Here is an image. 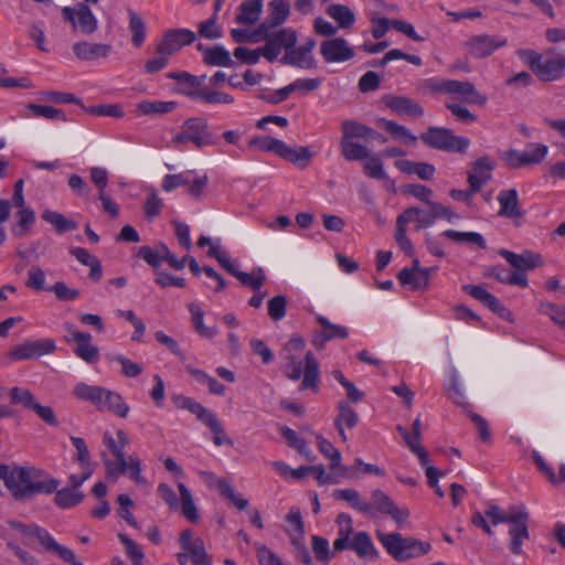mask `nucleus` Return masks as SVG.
<instances>
[{
	"label": "nucleus",
	"instance_id": "f257e3e1",
	"mask_svg": "<svg viewBox=\"0 0 565 565\" xmlns=\"http://www.w3.org/2000/svg\"><path fill=\"white\" fill-rule=\"evenodd\" d=\"M484 515L491 520L493 525L500 523L510 524L509 547L514 555H520L522 553V544L530 539L527 527L530 515L525 508L511 507L508 512H504L498 505L489 504Z\"/></svg>",
	"mask_w": 565,
	"mask_h": 565
},
{
	"label": "nucleus",
	"instance_id": "f03ea898",
	"mask_svg": "<svg viewBox=\"0 0 565 565\" xmlns=\"http://www.w3.org/2000/svg\"><path fill=\"white\" fill-rule=\"evenodd\" d=\"M9 525L18 532L23 544L33 546L35 542H39L46 552L55 554L62 561L72 565H84L76 558L71 548L57 543L45 529L36 524H24L18 521H9Z\"/></svg>",
	"mask_w": 565,
	"mask_h": 565
},
{
	"label": "nucleus",
	"instance_id": "7ed1b4c3",
	"mask_svg": "<svg viewBox=\"0 0 565 565\" xmlns=\"http://www.w3.org/2000/svg\"><path fill=\"white\" fill-rule=\"evenodd\" d=\"M73 394L78 399L92 403L100 412L108 411L120 418L128 416L129 405L120 394L108 388L78 382L73 390Z\"/></svg>",
	"mask_w": 565,
	"mask_h": 565
},
{
	"label": "nucleus",
	"instance_id": "20e7f679",
	"mask_svg": "<svg viewBox=\"0 0 565 565\" xmlns=\"http://www.w3.org/2000/svg\"><path fill=\"white\" fill-rule=\"evenodd\" d=\"M518 56L541 81L553 82L564 76L565 57L555 56L553 50L542 54L534 50L521 49Z\"/></svg>",
	"mask_w": 565,
	"mask_h": 565
},
{
	"label": "nucleus",
	"instance_id": "39448f33",
	"mask_svg": "<svg viewBox=\"0 0 565 565\" xmlns=\"http://www.w3.org/2000/svg\"><path fill=\"white\" fill-rule=\"evenodd\" d=\"M171 142L175 147H184L192 143L195 148L202 149L215 143L214 135L209 129L207 120L200 117L186 119L180 130L173 134Z\"/></svg>",
	"mask_w": 565,
	"mask_h": 565
},
{
	"label": "nucleus",
	"instance_id": "423d86ee",
	"mask_svg": "<svg viewBox=\"0 0 565 565\" xmlns=\"http://www.w3.org/2000/svg\"><path fill=\"white\" fill-rule=\"evenodd\" d=\"M255 36L266 40L262 54L270 62L275 61L282 50L287 54L288 50L296 45L298 39L297 32L291 28H275L266 31L257 29Z\"/></svg>",
	"mask_w": 565,
	"mask_h": 565
},
{
	"label": "nucleus",
	"instance_id": "0eeeda50",
	"mask_svg": "<svg viewBox=\"0 0 565 565\" xmlns=\"http://www.w3.org/2000/svg\"><path fill=\"white\" fill-rule=\"evenodd\" d=\"M420 139L430 148L448 152H465L470 145L469 139L454 135L450 129L439 127H429L420 135Z\"/></svg>",
	"mask_w": 565,
	"mask_h": 565
},
{
	"label": "nucleus",
	"instance_id": "6e6552de",
	"mask_svg": "<svg viewBox=\"0 0 565 565\" xmlns=\"http://www.w3.org/2000/svg\"><path fill=\"white\" fill-rule=\"evenodd\" d=\"M284 373L286 374L287 377H289L292 381L299 380L303 373L300 390L312 388L316 391L318 388L320 375L319 364L311 351H308L306 353V365L303 371L302 363L291 356L289 358V362L286 364L284 369Z\"/></svg>",
	"mask_w": 565,
	"mask_h": 565
},
{
	"label": "nucleus",
	"instance_id": "1a4fd4ad",
	"mask_svg": "<svg viewBox=\"0 0 565 565\" xmlns=\"http://www.w3.org/2000/svg\"><path fill=\"white\" fill-rule=\"evenodd\" d=\"M102 461L108 478L117 479L119 476L127 473L137 486H148L147 479L141 473V461L137 456L131 455L128 458H122L119 462H114L103 452Z\"/></svg>",
	"mask_w": 565,
	"mask_h": 565
},
{
	"label": "nucleus",
	"instance_id": "9d476101",
	"mask_svg": "<svg viewBox=\"0 0 565 565\" xmlns=\"http://www.w3.org/2000/svg\"><path fill=\"white\" fill-rule=\"evenodd\" d=\"M66 331L65 340L75 342L73 351L75 355L88 364L99 360V349L92 343L93 337L89 332H83L72 323H64Z\"/></svg>",
	"mask_w": 565,
	"mask_h": 565
},
{
	"label": "nucleus",
	"instance_id": "9b49d317",
	"mask_svg": "<svg viewBox=\"0 0 565 565\" xmlns=\"http://www.w3.org/2000/svg\"><path fill=\"white\" fill-rule=\"evenodd\" d=\"M55 349L56 345L52 339L25 340L22 343L14 345L7 353V359L11 362L38 359L53 353Z\"/></svg>",
	"mask_w": 565,
	"mask_h": 565
},
{
	"label": "nucleus",
	"instance_id": "f8f14e48",
	"mask_svg": "<svg viewBox=\"0 0 565 565\" xmlns=\"http://www.w3.org/2000/svg\"><path fill=\"white\" fill-rule=\"evenodd\" d=\"M507 44L508 40L504 36L483 33L470 36L462 43V46L469 56L484 58Z\"/></svg>",
	"mask_w": 565,
	"mask_h": 565
},
{
	"label": "nucleus",
	"instance_id": "ddd939ff",
	"mask_svg": "<svg viewBox=\"0 0 565 565\" xmlns=\"http://www.w3.org/2000/svg\"><path fill=\"white\" fill-rule=\"evenodd\" d=\"M444 94L449 95L459 103H467L478 106H484L488 97L477 90L476 86L467 81L447 79L443 87Z\"/></svg>",
	"mask_w": 565,
	"mask_h": 565
},
{
	"label": "nucleus",
	"instance_id": "4468645a",
	"mask_svg": "<svg viewBox=\"0 0 565 565\" xmlns=\"http://www.w3.org/2000/svg\"><path fill=\"white\" fill-rule=\"evenodd\" d=\"M444 94L449 95L459 103H467L478 106H484L488 97L477 90L476 86L467 81L447 79L443 87Z\"/></svg>",
	"mask_w": 565,
	"mask_h": 565
},
{
	"label": "nucleus",
	"instance_id": "2eb2a0df",
	"mask_svg": "<svg viewBox=\"0 0 565 565\" xmlns=\"http://www.w3.org/2000/svg\"><path fill=\"white\" fill-rule=\"evenodd\" d=\"M62 14L65 21L72 23L75 30L78 29L84 34H92L98 28L96 17L86 4L77 3L74 8L65 7Z\"/></svg>",
	"mask_w": 565,
	"mask_h": 565
},
{
	"label": "nucleus",
	"instance_id": "dca6fc26",
	"mask_svg": "<svg viewBox=\"0 0 565 565\" xmlns=\"http://www.w3.org/2000/svg\"><path fill=\"white\" fill-rule=\"evenodd\" d=\"M195 39V33L189 29H170L164 32L156 51L162 55H172L183 46L192 44Z\"/></svg>",
	"mask_w": 565,
	"mask_h": 565
},
{
	"label": "nucleus",
	"instance_id": "f3484780",
	"mask_svg": "<svg viewBox=\"0 0 565 565\" xmlns=\"http://www.w3.org/2000/svg\"><path fill=\"white\" fill-rule=\"evenodd\" d=\"M369 505L373 507V516H375L376 512L388 514L399 526L403 525L409 516L408 509L397 507L393 500L380 489L372 492Z\"/></svg>",
	"mask_w": 565,
	"mask_h": 565
},
{
	"label": "nucleus",
	"instance_id": "a211bd4d",
	"mask_svg": "<svg viewBox=\"0 0 565 565\" xmlns=\"http://www.w3.org/2000/svg\"><path fill=\"white\" fill-rule=\"evenodd\" d=\"M181 550L189 554L193 565H212V556L206 552L204 542L201 537H194L191 530H184L179 537Z\"/></svg>",
	"mask_w": 565,
	"mask_h": 565
},
{
	"label": "nucleus",
	"instance_id": "6ab92c4d",
	"mask_svg": "<svg viewBox=\"0 0 565 565\" xmlns=\"http://www.w3.org/2000/svg\"><path fill=\"white\" fill-rule=\"evenodd\" d=\"M548 152V148L543 143H534L530 149L524 151L510 150L505 152L504 160L511 168H521L526 164H534L542 162Z\"/></svg>",
	"mask_w": 565,
	"mask_h": 565
},
{
	"label": "nucleus",
	"instance_id": "aec40b11",
	"mask_svg": "<svg viewBox=\"0 0 565 565\" xmlns=\"http://www.w3.org/2000/svg\"><path fill=\"white\" fill-rule=\"evenodd\" d=\"M320 54L327 63H342L354 56V51L347 40L334 38L326 40L320 45Z\"/></svg>",
	"mask_w": 565,
	"mask_h": 565
},
{
	"label": "nucleus",
	"instance_id": "412c9836",
	"mask_svg": "<svg viewBox=\"0 0 565 565\" xmlns=\"http://www.w3.org/2000/svg\"><path fill=\"white\" fill-rule=\"evenodd\" d=\"M497 200L500 204L498 215L510 218L515 225H520L521 218L524 216V211L520 206L518 191L515 189L501 190Z\"/></svg>",
	"mask_w": 565,
	"mask_h": 565
},
{
	"label": "nucleus",
	"instance_id": "4be33fe9",
	"mask_svg": "<svg viewBox=\"0 0 565 565\" xmlns=\"http://www.w3.org/2000/svg\"><path fill=\"white\" fill-rule=\"evenodd\" d=\"M316 320L320 326V329L315 331L312 338V343L317 349H322L328 341L348 338L349 331L345 327L334 324L323 316H318Z\"/></svg>",
	"mask_w": 565,
	"mask_h": 565
},
{
	"label": "nucleus",
	"instance_id": "5701e85b",
	"mask_svg": "<svg viewBox=\"0 0 565 565\" xmlns=\"http://www.w3.org/2000/svg\"><path fill=\"white\" fill-rule=\"evenodd\" d=\"M499 255L502 256L516 270L526 271L540 267L543 264L541 255L530 250H525L522 254H516L501 248L499 250Z\"/></svg>",
	"mask_w": 565,
	"mask_h": 565
},
{
	"label": "nucleus",
	"instance_id": "b1692460",
	"mask_svg": "<svg viewBox=\"0 0 565 565\" xmlns=\"http://www.w3.org/2000/svg\"><path fill=\"white\" fill-rule=\"evenodd\" d=\"M268 11L267 18L258 26L260 31L280 26L290 15V2L289 0H270Z\"/></svg>",
	"mask_w": 565,
	"mask_h": 565
},
{
	"label": "nucleus",
	"instance_id": "393cba45",
	"mask_svg": "<svg viewBox=\"0 0 565 565\" xmlns=\"http://www.w3.org/2000/svg\"><path fill=\"white\" fill-rule=\"evenodd\" d=\"M384 104L398 115L420 118L424 108L414 99L406 96L388 95L384 97Z\"/></svg>",
	"mask_w": 565,
	"mask_h": 565
},
{
	"label": "nucleus",
	"instance_id": "a878e982",
	"mask_svg": "<svg viewBox=\"0 0 565 565\" xmlns=\"http://www.w3.org/2000/svg\"><path fill=\"white\" fill-rule=\"evenodd\" d=\"M113 47L110 44L92 43L87 41L78 42L73 45V52L82 61H95L109 56Z\"/></svg>",
	"mask_w": 565,
	"mask_h": 565
},
{
	"label": "nucleus",
	"instance_id": "bb28decb",
	"mask_svg": "<svg viewBox=\"0 0 565 565\" xmlns=\"http://www.w3.org/2000/svg\"><path fill=\"white\" fill-rule=\"evenodd\" d=\"M493 163L486 157L479 158L468 175L469 186L472 192H479L481 188L491 180Z\"/></svg>",
	"mask_w": 565,
	"mask_h": 565
},
{
	"label": "nucleus",
	"instance_id": "cd10ccee",
	"mask_svg": "<svg viewBox=\"0 0 565 565\" xmlns=\"http://www.w3.org/2000/svg\"><path fill=\"white\" fill-rule=\"evenodd\" d=\"M315 40H309L303 45L289 49L287 54L284 55L282 62L301 68L312 67L311 52L315 47Z\"/></svg>",
	"mask_w": 565,
	"mask_h": 565
},
{
	"label": "nucleus",
	"instance_id": "c85d7f7f",
	"mask_svg": "<svg viewBox=\"0 0 565 565\" xmlns=\"http://www.w3.org/2000/svg\"><path fill=\"white\" fill-rule=\"evenodd\" d=\"M30 473L24 468L14 467L7 477L6 487L11 491L14 498L20 499L28 497L30 483Z\"/></svg>",
	"mask_w": 565,
	"mask_h": 565
},
{
	"label": "nucleus",
	"instance_id": "c756f323",
	"mask_svg": "<svg viewBox=\"0 0 565 565\" xmlns=\"http://www.w3.org/2000/svg\"><path fill=\"white\" fill-rule=\"evenodd\" d=\"M430 270L412 271L404 268L398 273V281L402 286H407L413 290L426 289L429 286Z\"/></svg>",
	"mask_w": 565,
	"mask_h": 565
},
{
	"label": "nucleus",
	"instance_id": "7c9ffc66",
	"mask_svg": "<svg viewBox=\"0 0 565 565\" xmlns=\"http://www.w3.org/2000/svg\"><path fill=\"white\" fill-rule=\"evenodd\" d=\"M333 498L348 502L356 511L372 518L373 507L363 500L360 493L354 489H340L333 491Z\"/></svg>",
	"mask_w": 565,
	"mask_h": 565
},
{
	"label": "nucleus",
	"instance_id": "2f4dec72",
	"mask_svg": "<svg viewBox=\"0 0 565 565\" xmlns=\"http://www.w3.org/2000/svg\"><path fill=\"white\" fill-rule=\"evenodd\" d=\"M349 547L353 550L360 558L377 557V551L369 533L364 531L356 532L351 539Z\"/></svg>",
	"mask_w": 565,
	"mask_h": 565
},
{
	"label": "nucleus",
	"instance_id": "473e14b6",
	"mask_svg": "<svg viewBox=\"0 0 565 565\" xmlns=\"http://www.w3.org/2000/svg\"><path fill=\"white\" fill-rule=\"evenodd\" d=\"M198 49L203 53V61L206 65L223 67H230L233 65L230 52L222 45H214L206 49L199 45Z\"/></svg>",
	"mask_w": 565,
	"mask_h": 565
},
{
	"label": "nucleus",
	"instance_id": "72a5a7b5",
	"mask_svg": "<svg viewBox=\"0 0 565 565\" xmlns=\"http://www.w3.org/2000/svg\"><path fill=\"white\" fill-rule=\"evenodd\" d=\"M185 96L210 105L232 104L234 102V97L232 95L209 88H202V90H186Z\"/></svg>",
	"mask_w": 565,
	"mask_h": 565
},
{
	"label": "nucleus",
	"instance_id": "f704fd0d",
	"mask_svg": "<svg viewBox=\"0 0 565 565\" xmlns=\"http://www.w3.org/2000/svg\"><path fill=\"white\" fill-rule=\"evenodd\" d=\"M429 550L430 545L426 542L403 537V543L396 555V559L406 561L409 558L418 557L426 554Z\"/></svg>",
	"mask_w": 565,
	"mask_h": 565
},
{
	"label": "nucleus",
	"instance_id": "c9c22d12",
	"mask_svg": "<svg viewBox=\"0 0 565 565\" xmlns=\"http://www.w3.org/2000/svg\"><path fill=\"white\" fill-rule=\"evenodd\" d=\"M129 17V31L131 33V43L136 47H140L147 35L146 22L142 17L131 8L127 9Z\"/></svg>",
	"mask_w": 565,
	"mask_h": 565
},
{
	"label": "nucleus",
	"instance_id": "e433bc0d",
	"mask_svg": "<svg viewBox=\"0 0 565 565\" xmlns=\"http://www.w3.org/2000/svg\"><path fill=\"white\" fill-rule=\"evenodd\" d=\"M262 10V0H246L239 6L236 22L239 24H254L259 20Z\"/></svg>",
	"mask_w": 565,
	"mask_h": 565
},
{
	"label": "nucleus",
	"instance_id": "4c0bfd02",
	"mask_svg": "<svg viewBox=\"0 0 565 565\" xmlns=\"http://www.w3.org/2000/svg\"><path fill=\"white\" fill-rule=\"evenodd\" d=\"M178 103L173 100H142L137 105V113L142 116L163 115L173 111Z\"/></svg>",
	"mask_w": 565,
	"mask_h": 565
},
{
	"label": "nucleus",
	"instance_id": "58836bf2",
	"mask_svg": "<svg viewBox=\"0 0 565 565\" xmlns=\"http://www.w3.org/2000/svg\"><path fill=\"white\" fill-rule=\"evenodd\" d=\"M103 443L115 456V462H119L122 458H125V447L128 445L129 440L122 429L117 430V439L114 438L111 433L105 431L103 436Z\"/></svg>",
	"mask_w": 565,
	"mask_h": 565
},
{
	"label": "nucleus",
	"instance_id": "ea45409f",
	"mask_svg": "<svg viewBox=\"0 0 565 565\" xmlns=\"http://www.w3.org/2000/svg\"><path fill=\"white\" fill-rule=\"evenodd\" d=\"M327 14L334 20L341 29L351 28L355 22L353 11L344 4H330L327 9Z\"/></svg>",
	"mask_w": 565,
	"mask_h": 565
},
{
	"label": "nucleus",
	"instance_id": "a19ab883",
	"mask_svg": "<svg viewBox=\"0 0 565 565\" xmlns=\"http://www.w3.org/2000/svg\"><path fill=\"white\" fill-rule=\"evenodd\" d=\"M342 139L353 140L354 138L367 139L375 137L376 132L366 125L355 120L342 122Z\"/></svg>",
	"mask_w": 565,
	"mask_h": 565
},
{
	"label": "nucleus",
	"instance_id": "79ce46f5",
	"mask_svg": "<svg viewBox=\"0 0 565 565\" xmlns=\"http://www.w3.org/2000/svg\"><path fill=\"white\" fill-rule=\"evenodd\" d=\"M178 489L180 492V503L183 516L188 521L196 523L200 520V514L195 507L191 491L185 487L184 483H179Z\"/></svg>",
	"mask_w": 565,
	"mask_h": 565
},
{
	"label": "nucleus",
	"instance_id": "37998d69",
	"mask_svg": "<svg viewBox=\"0 0 565 565\" xmlns=\"http://www.w3.org/2000/svg\"><path fill=\"white\" fill-rule=\"evenodd\" d=\"M428 205L430 207V211L428 212L429 218L422 221L424 225H433L438 218L446 220L450 223L460 218V216L451 211V209L439 202L430 201Z\"/></svg>",
	"mask_w": 565,
	"mask_h": 565
},
{
	"label": "nucleus",
	"instance_id": "c03bdc74",
	"mask_svg": "<svg viewBox=\"0 0 565 565\" xmlns=\"http://www.w3.org/2000/svg\"><path fill=\"white\" fill-rule=\"evenodd\" d=\"M26 110L30 113L26 116L41 117L49 120L66 121V115L62 109L38 104H29Z\"/></svg>",
	"mask_w": 565,
	"mask_h": 565
},
{
	"label": "nucleus",
	"instance_id": "a18cd8bd",
	"mask_svg": "<svg viewBox=\"0 0 565 565\" xmlns=\"http://www.w3.org/2000/svg\"><path fill=\"white\" fill-rule=\"evenodd\" d=\"M188 309L191 315V321L196 332L200 333L202 337L212 339L216 334V330L204 324V312L201 309V307L195 302H191L188 305Z\"/></svg>",
	"mask_w": 565,
	"mask_h": 565
},
{
	"label": "nucleus",
	"instance_id": "49530a36",
	"mask_svg": "<svg viewBox=\"0 0 565 565\" xmlns=\"http://www.w3.org/2000/svg\"><path fill=\"white\" fill-rule=\"evenodd\" d=\"M84 499V493L72 488H63L55 491L54 502L62 509H71L79 504Z\"/></svg>",
	"mask_w": 565,
	"mask_h": 565
},
{
	"label": "nucleus",
	"instance_id": "de8ad7c7",
	"mask_svg": "<svg viewBox=\"0 0 565 565\" xmlns=\"http://www.w3.org/2000/svg\"><path fill=\"white\" fill-rule=\"evenodd\" d=\"M316 438H317V446H318L319 451L327 459L330 460L329 468L331 470L342 468V466H341L342 456H341L340 451L337 448H334V446L328 439H326L322 435L318 434L316 436Z\"/></svg>",
	"mask_w": 565,
	"mask_h": 565
},
{
	"label": "nucleus",
	"instance_id": "09e8293b",
	"mask_svg": "<svg viewBox=\"0 0 565 565\" xmlns=\"http://www.w3.org/2000/svg\"><path fill=\"white\" fill-rule=\"evenodd\" d=\"M340 147L342 156L349 161L367 159L371 154L365 146L353 140L341 139Z\"/></svg>",
	"mask_w": 565,
	"mask_h": 565
},
{
	"label": "nucleus",
	"instance_id": "8fccbe9b",
	"mask_svg": "<svg viewBox=\"0 0 565 565\" xmlns=\"http://www.w3.org/2000/svg\"><path fill=\"white\" fill-rule=\"evenodd\" d=\"M60 484L61 483L57 479L49 476L36 479L30 478L28 497L36 493L51 494L57 490Z\"/></svg>",
	"mask_w": 565,
	"mask_h": 565
},
{
	"label": "nucleus",
	"instance_id": "3c124183",
	"mask_svg": "<svg viewBox=\"0 0 565 565\" xmlns=\"http://www.w3.org/2000/svg\"><path fill=\"white\" fill-rule=\"evenodd\" d=\"M248 147L250 149H257L265 152H274L280 156L281 150L285 149V142L269 136H262L250 139Z\"/></svg>",
	"mask_w": 565,
	"mask_h": 565
},
{
	"label": "nucleus",
	"instance_id": "603ef678",
	"mask_svg": "<svg viewBox=\"0 0 565 565\" xmlns=\"http://www.w3.org/2000/svg\"><path fill=\"white\" fill-rule=\"evenodd\" d=\"M173 403L177 407L186 409L192 414H195L198 419L203 422L212 412L207 409L202 404L198 403L195 399L191 397H186L183 395L173 396Z\"/></svg>",
	"mask_w": 565,
	"mask_h": 565
},
{
	"label": "nucleus",
	"instance_id": "864d4df0",
	"mask_svg": "<svg viewBox=\"0 0 565 565\" xmlns=\"http://www.w3.org/2000/svg\"><path fill=\"white\" fill-rule=\"evenodd\" d=\"M42 218L53 225L56 232L60 234L71 232L77 227V224L74 221L55 211H44Z\"/></svg>",
	"mask_w": 565,
	"mask_h": 565
},
{
	"label": "nucleus",
	"instance_id": "5fc2aeb1",
	"mask_svg": "<svg viewBox=\"0 0 565 565\" xmlns=\"http://www.w3.org/2000/svg\"><path fill=\"white\" fill-rule=\"evenodd\" d=\"M384 129L397 140H403L406 145H414L417 141V137L403 125L397 124L394 120L381 119Z\"/></svg>",
	"mask_w": 565,
	"mask_h": 565
},
{
	"label": "nucleus",
	"instance_id": "6e6d98bb",
	"mask_svg": "<svg viewBox=\"0 0 565 565\" xmlns=\"http://www.w3.org/2000/svg\"><path fill=\"white\" fill-rule=\"evenodd\" d=\"M441 236H445L457 243H468L477 245L480 248H486V239L481 234L476 232H459L456 230H447L441 233Z\"/></svg>",
	"mask_w": 565,
	"mask_h": 565
},
{
	"label": "nucleus",
	"instance_id": "4d7b16f0",
	"mask_svg": "<svg viewBox=\"0 0 565 565\" xmlns=\"http://www.w3.org/2000/svg\"><path fill=\"white\" fill-rule=\"evenodd\" d=\"M280 157L289 160L297 167L306 168L310 162L311 153L306 147L292 149L285 142V149L281 150Z\"/></svg>",
	"mask_w": 565,
	"mask_h": 565
},
{
	"label": "nucleus",
	"instance_id": "13d9d810",
	"mask_svg": "<svg viewBox=\"0 0 565 565\" xmlns=\"http://www.w3.org/2000/svg\"><path fill=\"white\" fill-rule=\"evenodd\" d=\"M17 224L12 227V232L17 236L25 235L35 222V214L30 207H20L17 212Z\"/></svg>",
	"mask_w": 565,
	"mask_h": 565
},
{
	"label": "nucleus",
	"instance_id": "bf43d9fd",
	"mask_svg": "<svg viewBox=\"0 0 565 565\" xmlns=\"http://www.w3.org/2000/svg\"><path fill=\"white\" fill-rule=\"evenodd\" d=\"M10 402L14 405H21L23 408L32 411L36 404V398L28 388L14 386L9 391Z\"/></svg>",
	"mask_w": 565,
	"mask_h": 565
},
{
	"label": "nucleus",
	"instance_id": "052dcab7",
	"mask_svg": "<svg viewBox=\"0 0 565 565\" xmlns=\"http://www.w3.org/2000/svg\"><path fill=\"white\" fill-rule=\"evenodd\" d=\"M25 286L36 292L50 291V286L46 285V275L40 266H32L28 270V278Z\"/></svg>",
	"mask_w": 565,
	"mask_h": 565
},
{
	"label": "nucleus",
	"instance_id": "680f3d73",
	"mask_svg": "<svg viewBox=\"0 0 565 565\" xmlns=\"http://www.w3.org/2000/svg\"><path fill=\"white\" fill-rule=\"evenodd\" d=\"M338 409L339 414L334 419V426H344L352 429L358 425L359 416L347 402H340Z\"/></svg>",
	"mask_w": 565,
	"mask_h": 565
},
{
	"label": "nucleus",
	"instance_id": "e2e57ef3",
	"mask_svg": "<svg viewBox=\"0 0 565 565\" xmlns=\"http://www.w3.org/2000/svg\"><path fill=\"white\" fill-rule=\"evenodd\" d=\"M363 168H364V172L369 177H371L373 179H379V180H386L387 188L394 186V181L388 179L387 174L384 171L383 163L379 158L372 157L370 154V158H367V161L364 162Z\"/></svg>",
	"mask_w": 565,
	"mask_h": 565
},
{
	"label": "nucleus",
	"instance_id": "0e129e2a",
	"mask_svg": "<svg viewBox=\"0 0 565 565\" xmlns=\"http://www.w3.org/2000/svg\"><path fill=\"white\" fill-rule=\"evenodd\" d=\"M532 458L537 466L539 470L546 476V478L554 484L565 481V463H562L559 467L558 477L554 473V471L547 466L544 458L534 450L532 452Z\"/></svg>",
	"mask_w": 565,
	"mask_h": 565
},
{
	"label": "nucleus",
	"instance_id": "69168bd1",
	"mask_svg": "<svg viewBox=\"0 0 565 565\" xmlns=\"http://www.w3.org/2000/svg\"><path fill=\"white\" fill-rule=\"evenodd\" d=\"M445 106L450 110L452 116H455L459 121L469 124V122H475L478 119L473 113H471L461 103L455 100L452 97H448L445 100Z\"/></svg>",
	"mask_w": 565,
	"mask_h": 565
},
{
	"label": "nucleus",
	"instance_id": "338daca9",
	"mask_svg": "<svg viewBox=\"0 0 565 565\" xmlns=\"http://www.w3.org/2000/svg\"><path fill=\"white\" fill-rule=\"evenodd\" d=\"M217 489L238 510L243 511L248 507V500L236 493L226 480H217Z\"/></svg>",
	"mask_w": 565,
	"mask_h": 565
},
{
	"label": "nucleus",
	"instance_id": "774afa93",
	"mask_svg": "<svg viewBox=\"0 0 565 565\" xmlns=\"http://www.w3.org/2000/svg\"><path fill=\"white\" fill-rule=\"evenodd\" d=\"M540 311L548 316L555 324L565 328V306L561 307L552 302H542Z\"/></svg>",
	"mask_w": 565,
	"mask_h": 565
}]
</instances>
